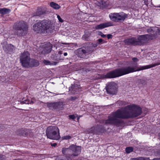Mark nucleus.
Masks as SVG:
<instances>
[{"label":"nucleus","instance_id":"obj_26","mask_svg":"<svg viewBox=\"0 0 160 160\" xmlns=\"http://www.w3.org/2000/svg\"><path fill=\"white\" fill-rule=\"evenodd\" d=\"M71 137L69 135H67L63 136L62 137V138L63 139H65V140H68L69 139L71 138Z\"/></svg>","mask_w":160,"mask_h":160},{"label":"nucleus","instance_id":"obj_30","mask_svg":"<svg viewBox=\"0 0 160 160\" xmlns=\"http://www.w3.org/2000/svg\"><path fill=\"white\" fill-rule=\"evenodd\" d=\"M107 38L108 39L112 38V35L111 34H108L107 35Z\"/></svg>","mask_w":160,"mask_h":160},{"label":"nucleus","instance_id":"obj_18","mask_svg":"<svg viewBox=\"0 0 160 160\" xmlns=\"http://www.w3.org/2000/svg\"><path fill=\"white\" fill-rule=\"evenodd\" d=\"M52 44L49 43H47L44 47L43 50L42 51V53L43 54H47L50 53L52 50Z\"/></svg>","mask_w":160,"mask_h":160},{"label":"nucleus","instance_id":"obj_10","mask_svg":"<svg viewBox=\"0 0 160 160\" xmlns=\"http://www.w3.org/2000/svg\"><path fill=\"white\" fill-rule=\"evenodd\" d=\"M110 19L112 21L118 22L123 21L128 17V15L123 12L119 13H111L109 15Z\"/></svg>","mask_w":160,"mask_h":160},{"label":"nucleus","instance_id":"obj_14","mask_svg":"<svg viewBox=\"0 0 160 160\" xmlns=\"http://www.w3.org/2000/svg\"><path fill=\"white\" fill-rule=\"evenodd\" d=\"M80 85L78 84H72L69 88V91L73 94L77 93L80 89Z\"/></svg>","mask_w":160,"mask_h":160},{"label":"nucleus","instance_id":"obj_23","mask_svg":"<svg viewBox=\"0 0 160 160\" xmlns=\"http://www.w3.org/2000/svg\"><path fill=\"white\" fill-rule=\"evenodd\" d=\"M131 160H149L148 158L139 157L138 158H133L131 159Z\"/></svg>","mask_w":160,"mask_h":160},{"label":"nucleus","instance_id":"obj_8","mask_svg":"<svg viewBox=\"0 0 160 160\" xmlns=\"http://www.w3.org/2000/svg\"><path fill=\"white\" fill-rule=\"evenodd\" d=\"M48 138L52 139L58 140L60 138L59 130L55 126L48 127L46 130Z\"/></svg>","mask_w":160,"mask_h":160},{"label":"nucleus","instance_id":"obj_37","mask_svg":"<svg viewBox=\"0 0 160 160\" xmlns=\"http://www.w3.org/2000/svg\"><path fill=\"white\" fill-rule=\"evenodd\" d=\"M153 160H160V158H155Z\"/></svg>","mask_w":160,"mask_h":160},{"label":"nucleus","instance_id":"obj_38","mask_svg":"<svg viewBox=\"0 0 160 160\" xmlns=\"http://www.w3.org/2000/svg\"><path fill=\"white\" fill-rule=\"evenodd\" d=\"M59 53L60 54H62V52H59Z\"/></svg>","mask_w":160,"mask_h":160},{"label":"nucleus","instance_id":"obj_33","mask_svg":"<svg viewBox=\"0 0 160 160\" xmlns=\"http://www.w3.org/2000/svg\"><path fill=\"white\" fill-rule=\"evenodd\" d=\"M103 41V40L102 39H98V41L99 43L100 44Z\"/></svg>","mask_w":160,"mask_h":160},{"label":"nucleus","instance_id":"obj_16","mask_svg":"<svg viewBox=\"0 0 160 160\" xmlns=\"http://www.w3.org/2000/svg\"><path fill=\"white\" fill-rule=\"evenodd\" d=\"M113 26V22H108L98 25L96 26L95 28L96 29H101L106 27Z\"/></svg>","mask_w":160,"mask_h":160},{"label":"nucleus","instance_id":"obj_32","mask_svg":"<svg viewBox=\"0 0 160 160\" xmlns=\"http://www.w3.org/2000/svg\"><path fill=\"white\" fill-rule=\"evenodd\" d=\"M158 34H160V28H158V30L157 31V35Z\"/></svg>","mask_w":160,"mask_h":160},{"label":"nucleus","instance_id":"obj_21","mask_svg":"<svg viewBox=\"0 0 160 160\" xmlns=\"http://www.w3.org/2000/svg\"><path fill=\"white\" fill-rule=\"evenodd\" d=\"M43 63L45 65H56L57 62H50L48 60H44L43 61Z\"/></svg>","mask_w":160,"mask_h":160},{"label":"nucleus","instance_id":"obj_39","mask_svg":"<svg viewBox=\"0 0 160 160\" xmlns=\"http://www.w3.org/2000/svg\"><path fill=\"white\" fill-rule=\"evenodd\" d=\"M158 7L160 8V5Z\"/></svg>","mask_w":160,"mask_h":160},{"label":"nucleus","instance_id":"obj_15","mask_svg":"<svg viewBox=\"0 0 160 160\" xmlns=\"http://www.w3.org/2000/svg\"><path fill=\"white\" fill-rule=\"evenodd\" d=\"M47 12V11L46 9L39 8L37 9L36 12L33 13V16H41L45 14Z\"/></svg>","mask_w":160,"mask_h":160},{"label":"nucleus","instance_id":"obj_1","mask_svg":"<svg viewBox=\"0 0 160 160\" xmlns=\"http://www.w3.org/2000/svg\"><path fill=\"white\" fill-rule=\"evenodd\" d=\"M141 108L138 106L130 105L124 108L118 109L112 113L108 117V119L104 121L106 124H111L118 126L122 123L119 119H128L136 117L141 114Z\"/></svg>","mask_w":160,"mask_h":160},{"label":"nucleus","instance_id":"obj_22","mask_svg":"<svg viewBox=\"0 0 160 160\" xmlns=\"http://www.w3.org/2000/svg\"><path fill=\"white\" fill-rule=\"evenodd\" d=\"M95 127H92L86 130L85 132L88 133H93L95 132Z\"/></svg>","mask_w":160,"mask_h":160},{"label":"nucleus","instance_id":"obj_35","mask_svg":"<svg viewBox=\"0 0 160 160\" xmlns=\"http://www.w3.org/2000/svg\"><path fill=\"white\" fill-rule=\"evenodd\" d=\"M71 98L72 100H74L76 99L75 97H71Z\"/></svg>","mask_w":160,"mask_h":160},{"label":"nucleus","instance_id":"obj_24","mask_svg":"<svg viewBox=\"0 0 160 160\" xmlns=\"http://www.w3.org/2000/svg\"><path fill=\"white\" fill-rule=\"evenodd\" d=\"M133 151V148L131 147H127L126 148V152L127 153H129Z\"/></svg>","mask_w":160,"mask_h":160},{"label":"nucleus","instance_id":"obj_20","mask_svg":"<svg viewBox=\"0 0 160 160\" xmlns=\"http://www.w3.org/2000/svg\"><path fill=\"white\" fill-rule=\"evenodd\" d=\"M50 5L51 7L56 9H58L61 7L58 4L53 2H50Z\"/></svg>","mask_w":160,"mask_h":160},{"label":"nucleus","instance_id":"obj_19","mask_svg":"<svg viewBox=\"0 0 160 160\" xmlns=\"http://www.w3.org/2000/svg\"><path fill=\"white\" fill-rule=\"evenodd\" d=\"M10 11V9L4 8L0 9V13L5 14L9 13Z\"/></svg>","mask_w":160,"mask_h":160},{"label":"nucleus","instance_id":"obj_11","mask_svg":"<svg viewBox=\"0 0 160 160\" xmlns=\"http://www.w3.org/2000/svg\"><path fill=\"white\" fill-rule=\"evenodd\" d=\"M117 85L114 82L109 83L107 86L106 89L107 92L111 94H115L117 93Z\"/></svg>","mask_w":160,"mask_h":160},{"label":"nucleus","instance_id":"obj_4","mask_svg":"<svg viewBox=\"0 0 160 160\" xmlns=\"http://www.w3.org/2000/svg\"><path fill=\"white\" fill-rule=\"evenodd\" d=\"M153 36L146 34L138 36L137 38H128L125 40L126 44L133 45H141L147 43L148 41L153 39Z\"/></svg>","mask_w":160,"mask_h":160},{"label":"nucleus","instance_id":"obj_13","mask_svg":"<svg viewBox=\"0 0 160 160\" xmlns=\"http://www.w3.org/2000/svg\"><path fill=\"white\" fill-rule=\"evenodd\" d=\"M3 49L8 53L11 52L15 50V47L11 44H7L6 42L2 43Z\"/></svg>","mask_w":160,"mask_h":160},{"label":"nucleus","instance_id":"obj_9","mask_svg":"<svg viewBox=\"0 0 160 160\" xmlns=\"http://www.w3.org/2000/svg\"><path fill=\"white\" fill-rule=\"evenodd\" d=\"M97 46L96 45L89 44L85 47L79 48L78 50V56L81 58H84L86 55L92 53L95 50V48Z\"/></svg>","mask_w":160,"mask_h":160},{"label":"nucleus","instance_id":"obj_12","mask_svg":"<svg viewBox=\"0 0 160 160\" xmlns=\"http://www.w3.org/2000/svg\"><path fill=\"white\" fill-rule=\"evenodd\" d=\"M47 107L49 109L52 110H61L62 107V103L61 102H47Z\"/></svg>","mask_w":160,"mask_h":160},{"label":"nucleus","instance_id":"obj_28","mask_svg":"<svg viewBox=\"0 0 160 160\" xmlns=\"http://www.w3.org/2000/svg\"><path fill=\"white\" fill-rule=\"evenodd\" d=\"M57 17L59 22H63V20L61 18L60 16L58 15Z\"/></svg>","mask_w":160,"mask_h":160},{"label":"nucleus","instance_id":"obj_25","mask_svg":"<svg viewBox=\"0 0 160 160\" xmlns=\"http://www.w3.org/2000/svg\"><path fill=\"white\" fill-rule=\"evenodd\" d=\"M22 103L26 104H31L33 103V102L32 101L29 100H25L22 101Z\"/></svg>","mask_w":160,"mask_h":160},{"label":"nucleus","instance_id":"obj_6","mask_svg":"<svg viewBox=\"0 0 160 160\" xmlns=\"http://www.w3.org/2000/svg\"><path fill=\"white\" fill-rule=\"evenodd\" d=\"M81 148L75 145H72L69 148H63L62 153L67 158H70L78 156L80 153Z\"/></svg>","mask_w":160,"mask_h":160},{"label":"nucleus","instance_id":"obj_17","mask_svg":"<svg viewBox=\"0 0 160 160\" xmlns=\"http://www.w3.org/2000/svg\"><path fill=\"white\" fill-rule=\"evenodd\" d=\"M158 30V27H152L148 28L147 29V32L150 33V34H149L150 36H153V39L157 35V31Z\"/></svg>","mask_w":160,"mask_h":160},{"label":"nucleus","instance_id":"obj_31","mask_svg":"<svg viewBox=\"0 0 160 160\" xmlns=\"http://www.w3.org/2000/svg\"><path fill=\"white\" fill-rule=\"evenodd\" d=\"M132 60L134 62H137L138 61V59L137 58H133Z\"/></svg>","mask_w":160,"mask_h":160},{"label":"nucleus","instance_id":"obj_2","mask_svg":"<svg viewBox=\"0 0 160 160\" xmlns=\"http://www.w3.org/2000/svg\"><path fill=\"white\" fill-rule=\"evenodd\" d=\"M160 65V63H156L145 66L140 67L136 70L135 67L127 66L115 69L108 72L104 76L106 78H114L119 77L137 71L142 70L154 67Z\"/></svg>","mask_w":160,"mask_h":160},{"label":"nucleus","instance_id":"obj_27","mask_svg":"<svg viewBox=\"0 0 160 160\" xmlns=\"http://www.w3.org/2000/svg\"><path fill=\"white\" fill-rule=\"evenodd\" d=\"M98 34L100 35L103 38H104L106 37V35L103 34V33L101 32H99Z\"/></svg>","mask_w":160,"mask_h":160},{"label":"nucleus","instance_id":"obj_34","mask_svg":"<svg viewBox=\"0 0 160 160\" xmlns=\"http://www.w3.org/2000/svg\"><path fill=\"white\" fill-rule=\"evenodd\" d=\"M57 145V144L56 143H53V144H51V146L52 147H55Z\"/></svg>","mask_w":160,"mask_h":160},{"label":"nucleus","instance_id":"obj_7","mask_svg":"<svg viewBox=\"0 0 160 160\" xmlns=\"http://www.w3.org/2000/svg\"><path fill=\"white\" fill-rule=\"evenodd\" d=\"M15 30V33L18 36L25 35L27 33L28 27L27 23L24 21H20L15 23L13 26Z\"/></svg>","mask_w":160,"mask_h":160},{"label":"nucleus","instance_id":"obj_29","mask_svg":"<svg viewBox=\"0 0 160 160\" xmlns=\"http://www.w3.org/2000/svg\"><path fill=\"white\" fill-rule=\"evenodd\" d=\"M69 117L70 118L72 119H74L75 118V117L74 115H69Z\"/></svg>","mask_w":160,"mask_h":160},{"label":"nucleus","instance_id":"obj_5","mask_svg":"<svg viewBox=\"0 0 160 160\" xmlns=\"http://www.w3.org/2000/svg\"><path fill=\"white\" fill-rule=\"evenodd\" d=\"M20 60L22 66L25 67H36L39 64L38 61L30 58L29 54L27 51L24 52L21 54Z\"/></svg>","mask_w":160,"mask_h":160},{"label":"nucleus","instance_id":"obj_36","mask_svg":"<svg viewBox=\"0 0 160 160\" xmlns=\"http://www.w3.org/2000/svg\"><path fill=\"white\" fill-rule=\"evenodd\" d=\"M63 54L64 55V56H66L67 55H68V54L67 53V52H64V53H63Z\"/></svg>","mask_w":160,"mask_h":160},{"label":"nucleus","instance_id":"obj_3","mask_svg":"<svg viewBox=\"0 0 160 160\" xmlns=\"http://www.w3.org/2000/svg\"><path fill=\"white\" fill-rule=\"evenodd\" d=\"M33 29L38 33L48 34L52 32L54 28L51 21L44 20L40 21L34 24Z\"/></svg>","mask_w":160,"mask_h":160}]
</instances>
